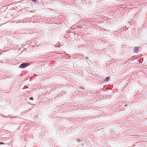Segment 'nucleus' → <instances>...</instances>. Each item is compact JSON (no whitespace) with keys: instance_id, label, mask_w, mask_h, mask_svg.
Here are the masks:
<instances>
[{"instance_id":"f03ea898","label":"nucleus","mask_w":147,"mask_h":147,"mask_svg":"<svg viewBox=\"0 0 147 147\" xmlns=\"http://www.w3.org/2000/svg\"><path fill=\"white\" fill-rule=\"evenodd\" d=\"M139 49L138 47H135L134 49V51L135 52H138V50Z\"/></svg>"},{"instance_id":"39448f33","label":"nucleus","mask_w":147,"mask_h":147,"mask_svg":"<svg viewBox=\"0 0 147 147\" xmlns=\"http://www.w3.org/2000/svg\"><path fill=\"white\" fill-rule=\"evenodd\" d=\"M0 144H4V143L3 142H0Z\"/></svg>"},{"instance_id":"20e7f679","label":"nucleus","mask_w":147,"mask_h":147,"mask_svg":"<svg viewBox=\"0 0 147 147\" xmlns=\"http://www.w3.org/2000/svg\"><path fill=\"white\" fill-rule=\"evenodd\" d=\"M30 100H33V98L32 97H30Z\"/></svg>"},{"instance_id":"423d86ee","label":"nucleus","mask_w":147,"mask_h":147,"mask_svg":"<svg viewBox=\"0 0 147 147\" xmlns=\"http://www.w3.org/2000/svg\"><path fill=\"white\" fill-rule=\"evenodd\" d=\"M32 1L34 2H36V0H32Z\"/></svg>"},{"instance_id":"7ed1b4c3","label":"nucleus","mask_w":147,"mask_h":147,"mask_svg":"<svg viewBox=\"0 0 147 147\" xmlns=\"http://www.w3.org/2000/svg\"><path fill=\"white\" fill-rule=\"evenodd\" d=\"M109 76L106 78V81H109Z\"/></svg>"},{"instance_id":"f257e3e1","label":"nucleus","mask_w":147,"mask_h":147,"mask_svg":"<svg viewBox=\"0 0 147 147\" xmlns=\"http://www.w3.org/2000/svg\"><path fill=\"white\" fill-rule=\"evenodd\" d=\"M29 65L30 63H23L20 65L19 67L20 68H24L26 66H28Z\"/></svg>"}]
</instances>
